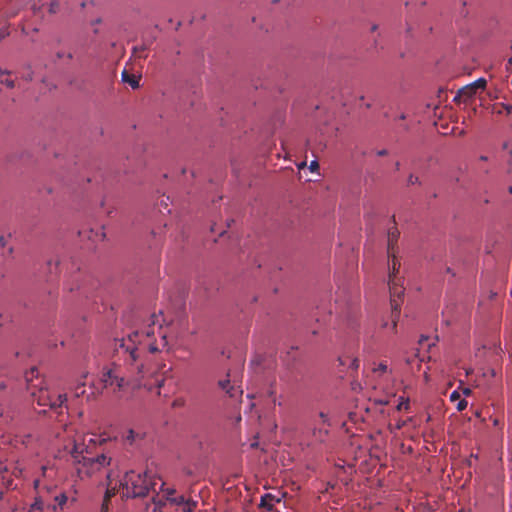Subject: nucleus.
<instances>
[{
  "instance_id": "nucleus-1",
  "label": "nucleus",
  "mask_w": 512,
  "mask_h": 512,
  "mask_svg": "<svg viewBox=\"0 0 512 512\" xmlns=\"http://www.w3.org/2000/svg\"><path fill=\"white\" fill-rule=\"evenodd\" d=\"M160 317L152 314L148 319L137 324L127 337L114 340V356L119 361H124L126 369L115 363L110 368L104 369L100 377V383L104 389L118 393L132 384L136 387H145L149 391L156 387L157 394H160L164 379L157 375L153 382L145 380L149 371L144 365V356L147 352L156 353L169 349L167 331Z\"/></svg>"
},
{
  "instance_id": "nucleus-2",
  "label": "nucleus",
  "mask_w": 512,
  "mask_h": 512,
  "mask_svg": "<svg viewBox=\"0 0 512 512\" xmlns=\"http://www.w3.org/2000/svg\"><path fill=\"white\" fill-rule=\"evenodd\" d=\"M106 439L99 438L96 435L84 436L82 439H75L70 454L73 458L76 472L80 479L90 477L101 471L111 463V457L101 453L93 455V449L96 445L102 444Z\"/></svg>"
},
{
  "instance_id": "nucleus-3",
  "label": "nucleus",
  "mask_w": 512,
  "mask_h": 512,
  "mask_svg": "<svg viewBox=\"0 0 512 512\" xmlns=\"http://www.w3.org/2000/svg\"><path fill=\"white\" fill-rule=\"evenodd\" d=\"M399 238V231L396 227L388 230L387 234V255H388V286L390 291V303L392 308V329L397 326L400 314V297L404 295V287L401 279L397 276L400 268V262L396 257V244Z\"/></svg>"
},
{
  "instance_id": "nucleus-4",
  "label": "nucleus",
  "mask_w": 512,
  "mask_h": 512,
  "mask_svg": "<svg viewBox=\"0 0 512 512\" xmlns=\"http://www.w3.org/2000/svg\"><path fill=\"white\" fill-rule=\"evenodd\" d=\"M24 382L26 390L29 392L33 401H36L39 406H47L56 414H62L67 397L65 394H52L47 388L44 387V380L40 377L38 369L32 367L24 375Z\"/></svg>"
},
{
  "instance_id": "nucleus-5",
  "label": "nucleus",
  "mask_w": 512,
  "mask_h": 512,
  "mask_svg": "<svg viewBox=\"0 0 512 512\" xmlns=\"http://www.w3.org/2000/svg\"><path fill=\"white\" fill-rule=\"evenodd\" d=\"M156 485V480L147 471L130 470L119 481L118 491L126 498L145 497L150 490L156 491Z\"/></svg>"
},
{
  "instance_id": "nucleus-6",
  "label": "nucleus",
  "mask_w": 512,
  "mask_h": 512,
  "mask_svg": "<svg viewBox=\"0 0 512 512\" xmlns=\"http://www.w3.org/2000/svg\"><path fill=\"white\" fill-rule=\"evenodd\" d=\"M56 471L53 467L43 465L41 467V479L43 490L48 491V511L59 512L63 511L66 504L68 503V496L64 491H58L55 484L50 483L55 477Z\"/></svg>"
},
{
  "instance_id": "nucleus-7",
  "label": "nucleus",
  "mask_w": 512,
  "mask_h": 512,
  "mask_svg": "<svg viewBox=\"0 0 512 512\" xmlns=\"http://www.w3.org/2000/svg\"><path fill=\"white\" fill-rule=\"evenodd\" d=\"M36 495L34 501L29 505L27 512H44L48 511V491L43 490L42 479L36 478L33 482Z\"/></svg>"
},
{
  "instance_id": "nucleus-8",
  "label": "nucleus",
  "mask_w": 512,
  "mask_h": 512,
  "mask_svg": "<svg viewBox=\"0 0 512 512\" xmlns=\"http://www.w3.org/2000/svg\"><path fill=\"white\" fill-rule=\"evenodd\" d=\"M163 486L164 483H161L160 490L163 494L160 496L159 493H157L152 497V503L154 505L153 512H162V508L168 503L166 500V489H164Z\"/></svg>"
},
{
  "instance_id": "nucleus-9",
  "label": "nucleus",
  "mask_w": 512,
  "mask_h": 512,
  "mask_svg": "<svg viewBox=\"0 0 512 512\" xmlns=\"http://www.w3.org/2000/svg\"><path fill=\"white\" fill-rule=\"evenodd\" d=\"M176 490L173 488H166V500L170 505L181 507L187 499L183 495L175 496Z\"/></svg>"
},
{
  "instance_id": "nucleus-10",
  "label": "nucleus",
  "mask_w": 512,
  "mask_h": 512,
  "mask_svg": "<svg viewBox=\"0 0 512 512\" xmlns=\"http://www.w3.org/2000/svg\"><path fill=\"white\" fill-rule=\"evenodd\" d=\"M218 385L231 398H235L236 396L241 395L243 393L241 390H239L238 387H235L234 385H232L229 379L220 380Z\"/></svg>"
},
{
  "instance_id": "nucleus-11",
  "label": "nucleus",
  "mask_w": 512,
  "mask_h": 512,
  "mask_svg": "<svg viewBox=\"0 0 512 512\" xmlns=\"http://www.w3.org/2000/svg\"><path fill=\"white\" fill-rule=\"evenodd\" d=\"M278 502H280V498H277L273 494L267 493L261 497L260 507L267 511H272L274 509V504Z\"/></svg>"
},
{
  "instance_id": "nucleus-12",
  "label": "nucleus",
  "mask_w": 512,
  "mask_h": 512,
  "mask_svg": "<svg viewBox=\"0 0 512 512\" xmlns=\"http://www.w3.org/2000/svg\"><path fill=\"white\" fill-rule=\"evenodd\" d=\"M122 81L128 83L133 89L139 87V78L134 74H130L127 70L122 72Z\"/></svg>"
},
{
  "instance_id": "nucleus-13",
  "label": "nucleus",
  "mask_w": 512,
  "mask_h": 512,
  "mask_svg": "<svg viewBox=\"0 0 512 512\" xmlns=\"http://www.w3.org/2000/svg\"><path fill=\"white\" fill-rule=\"evenodd\" d=\"M319 427H315L313 429V436L315 437V439L319 442H323L325 441L327 435H328V429L327 427L328 426H324L322 424H318Z\"/></svg>"
},
{
  "instance_id": "nucleus-14",
  "label": "nucleus",
  "mask_w": 512,
  "mask_h": 512,
  "mask_svg": "<svg viewBox=\"0 0 512 512\" xmlns=\"http://www.w3.org/2000/svg\"><path fill=\"white\" fill-rule=\"evenodd\" d=\"M11 72L7 70L0 69V82L12 89L15 87V82L10 78Z\"/></svg>"
},
{
  "instance_id": "nucleus-15",
  "label": "nucleus",
  "mask_w": 512,
  "mask_h": 512,
  "mask_svg": "<svg viewBox=\"0 0 512 512\" xmlns=\"http://www.w3.org/2000/svg\"><path fill=\"white\" fill-rule=\"evenodd\" d=\"M151 43H152V41L144 42L141 46L133 47V50H132L133 56L134 57H139V58H146L147 55L144 54V52L149 48Z\"/></svg>"
},
{
  "instance_id": "nucleus-16",
  "label": "nucleus",
  "mask_w": 512,
  "mask_h": 512,
  "mask_svg": "<svg viewBox=\"0 0 512 512\" xmlns=\"http://www.w3.org/2000/svg\"><path fill=\"white\" fill-rule=\"evenodd\" d=\"M107 478H108V484H107V490H106L104 499H107L108 501H110L111 497H113L116 494L117 483L115 484V486L112 485L113 483L110 478V474L107 475Z\"/></svg>"
},
{
  "instance_id": "nucleus-17",
  "label": "nucleus",
  "mask_w": 512,
  "mask_h": 512,
  "mask_svg": "<svg viewBox=\"0 0 512 512\" xmlns=\"http://www.w3.org/2000/svg\"><path fill=\"white\" fill-rule=\"evenodd\" d=\"M475 94L476 92L473 90V87L467 85L458 91L457 97L469 99L472 98Z\"/></svg>"
},
{
  "instance_id": "nucleus-18",
  "label": "nucleus",
  "mask_w": 512,
  "mask_h": 512,
  "mask_svg": "<svg viewBox=\"0 0 512 512\" xmlns=\"http://www.w3.org/2000/svg\"><path fill=\"white\" fill-rule=\"evenodd\" d=\"M197 506L198 502L189 498L180 508L181 512H194Z\"/></svg>"
},
{
  "instance_id": "nucleus-19",
  "label": "nucleus",
  "mask_w": 512,
  "mask_h": 512,
  "mask_svg": "<svg viewBox=\"0 0 512 512\" xmlns=\"http://www.w3.org/2000/svg\"><path fill=\"white\" fill-rule=\"evenodd\" d=\"M339 361H340V364L341 365H346L347 362L349 361V367L352 369V370H357L359 368V360L357 358H350V357H340L339 358Z\"/></svg>"
},
{
  "instance_id": "nucleus-20",
  "label": "nucleus",
  "mask_w": 512,
  "mask_h": 512,
  "mask_svg": "<svg viewBox=\"0 0 512 512\" xmlns=\"http://www.w3.org/2000/svg\"><path fill=\"white\" fill-rule=\"evenodd\" d=\"M125 439H126L127 443H129L130 445H133L137 442L138 439H142V436L140 435V433H137L131 429L128 431Z\"/></svg>"
},
{
  "instance_id": "nucleus-21",
  "label": "nucleus",
  "mask_w": 512,
  "mask_h": 512,
  "mask_svg": "<svg viewBox=\"0 0 512 512\" xmlns=\"http://www.w3.org/2000/svg\"><path fill=\"white\" fill-rule=\"evenodd\" d=\"M499 106H500V109L495 110V113H497V114H502L503 112H505L506 114L512 113V105L501 103V104H499Z\"/></svg>"
},
{
  "instance_id": "nucleus-22",
  "label": "nucleus",
  "mask_w": 512,
  "mask_h": 512,
  "mask_svg": "<svg viewBox=\"0 0 512 512\" xmlns=\"http://www.w3.org/2000/svg\"><path fill=\"white\" fill-rule=\"evenodd\" d=\"M409 407H410V405H409V399H408V398H403V397H401V398H400V401H399V403H398V405H397V410H398V411H401V410H408V409H409Z\"/></svg>"
},
{
  "instance_id": "nucleus-23",
  "label": "nucleus",
  "mask_w": 512,
  "mask_h": 512,
  "mask_svg": "<svg viewBox=\"0 0 512 512\" xmlns=\"http://www.w3.org/2000/svg\"><path fill=\"white\" fill-rule=\"evenodd\" d=\"M85 383L84 382H79L76 387H75V396L76 397H81V396H84L85 394Z\"/></svg>"
},
{
  "instance_id": "nucleus-24",
  "label": "nucleus",
  "mask_w": 512,
  "mask_h": 512,
  "mask_svg": "<svg viewBox=\"0 0 512 512\" xmlns=\"http://www.w3.org/2000/svg\"><path fill=\"white\" fill-rule=\"evenodd\" d=\"M318 416H319V419H320V423L319 424H322L324 426H330V420H329V416H328L327 413L321 411V412H319Z\"/></svg>"
},
{
  "instance_id": "nucleus-25",
  "label": "nucleus",
  "mask_w": 512,
  "mask_h": 512,
  "mask_svg": "<svg viewBox=\"0 0 512 512\" xmlns=\"http://www.w3.org/2000/svg\"><path fill=\"white\" fill-rule=\"evenodd\" d=\"M47 266L49 267V272L50 273H57V269H58V266H59V261L58 260H49L47 262Z\"/></svg>"
},
{
  "instance_id": "nucleus-26",
  "label": "nucleus",
  "mask_w": 512,
  "mask_h": 512,
  "mask_svg": "<svg viewBox=\"0 0 512 512\" xmlns=\"http://www.w3.org/2000/svg\"><path fill=\"white\" fill-rule=\"evenodd\" d=\"M474 86H477L479 89H485L487 81L484 78H479L476 81L473 82Z\"/></svg>"
},
{
  "instance_id": "nucleus-27",
  "label": "nucleus",
  "mask_w": 512,
  "mask_h": 512,
  "mask_svg": "<svg viewBox=\"0 0 512 512\" xmlns=\"http://www.w3.org/2000/svg\"><path fill=\"white\" fill-rule=\"evenodd\" d=\"M466 407H467V401L464 399L460 400L456 406L458 411H463L464 409H466Z\"/></svg>"
},
{
  "instance_id": "nucleus-28",
  "label": "nucleus",
  "mask_w": 512,
  "mask_h": 512,
  "mask_svg": "<svg viewBox=\"0 0 512 512\" xmlns=\"http://www.w3.org/2000/svg\"><path fill=\"white\" fill-rule=\"evenodd\" d=\"M419 183V178L413 174H411L409 177H408V184L410 185H414V184H417Z\"/></svg>"
},
{
  "instance_id": "nucleus-29",
  "label": "nucleus",
  "mask_w": 512,
  "mask_h": 512,
  "mask_svg": "<svg viewBox=\"0 0 512 512\" xmlns=\"http://www.w3.org/2000/svg\"><path fill=\"white\" fill-rule=\"evenodd\" d=\"M374 371L384 373L387 371V365L384 363H380L378 367L374 369Z\"/></svg>"
},
{
  "instance_id": "nucleus-30",
  "label": "nucleus",
  "mask_w": 512,
  "mask_h": 512,
  "mask_svg": "<svg viewBox=\"0 0 512 512\" xmlns=\"http://www.w3.org/2000/svg\"><path fill=\"white\" fill-rule=\"evenodd\" d=\"M109 502L107 499L103 500L102 506H101V512H109Z\"/></svg>"
},
{
  "instance_id": "nucleus-31",
  "label": "nucleus",
  "mask_w": 512,
  "mask_h": 512,
  "mask_svg": "<svg viewBox=\"0 0 512 512\" xmlns=\"http://www.w3.org/2000/svg\"><path fill=\"white\" fill-rule=\"evenodd\" d=\"M59 5L56 2H52L49 7L50 13H56L58 11Z\"/></svg>"
},
{
  "instance_id": "nucleus-32",
  "label": "nucleus",
  "mask_w": 512,
  "mask_h": 512,
  "mask_svg": "<svg viewBox=\"0 0 512 512\" xmlns=\"http://www.w3.org/2000/svg\"><path fill=\"white\" fill-rule=\"evenodd\" d=\"M459 399H460V394H459V392H458V391H456V390H455V391H453V392L450 394V400H451L452 402L457 401V400H459Z\"/></svg>"
},
{
  "instance_id": "nucleus-33",
  "label": "nucleus",
  "mask_w": 512,
  "mask_h": 512,
  "mask_svg": "<svg viewBox=\"0 0 512 512\" xmlns=\"http://www.w3.org/2000/svg\"><path fill=\"white\" fill-rule=\"evenodd\" d=\"M9 35V31L7 28L0 29V41Z\"/></svg>"
},
{
  "instance_id": "nucleus-34",
  "label": "nucleus",
  "mask_w": 512,
  "mask_h": 512,
  "mask_svg": "<svg viewBox=\"0 0 512 512\" xmlns=\"http://www.w3.org/2000/svg\"><path fill=\"white\" fill-rule=\"evenodd\" d=\"M319 167V164L317 161H312L311 164H310V170L311 171H314L316 170L317 168Z\"/></svg>"
},
{
  "instance_id": "nucleus-35",
  "label": "nucleus",
  "mask_w": 512,
  "mask_h": 512,
  "mask_svg": "<svg viewBox=\"0 0 512 512\" xmlns=\"http://www.w3.org/2000/svg\"><path fill=\"white\" fill-rule=\"evenodd\" d=\"M377 156H386L388 151L386 149H381L376 152Z\"/></svg>"
},
{
  "instance_id": "nucleus-36",
  "label": "nucleus",
  "mask_w": 512,
  "mask_h": 512,
  "mask_svg": "<svg viewBox=\"0 0 512 512\" xmlns=\"http://www.w3.org/2000/svg\"><path fill=\"white\" fill-rule=\"evenodd\" d=\"M268 395H269V397H271V398H272V402H273L274 404H276L275 391H274V390H270V391L268 392Z\"/></svg>"
},
{
  "instance_id": "nucleus-37",
  "label": "nucleus",
  "mask_w": 512,
  "mask_h": 512,
  "mask_svg": "<svg viewBox=\"0 0 512 512\" xmlns=\"http://www.w3.org/2000/svg\"><path fill=\"white\" fill-rule=\"evenodd\" d=\"M405 423H406L405 421H398V423L396 424V428L397 429L403 428Z\"/></svg>"
},
{
  "instance_id": "nucleus-38",
  "label": "nucleus",
  "mask_w": 512,
  "mask_h": 512,
  "mask_svg": "<svg viewBox=\"0 0 512 512\" xmlns=\"http://www.w3.org/2000/svg\"><path fill=\"white\" fill-rule=\"evenodd\" d=\"M471 393H472V391H471V389H470V388H464V389H463V394H464V395L468 396V395H470Z\"/></svg>"
},
{
  "instance_id": "nucleus-39",
  "label": "nucleus",
  "mask_w": 512,
  "mask_h": 512,
  "mask_svg": "<svg viewBox=\"0 0 512 512\" xmlns=\"http://www.w3.org/2000/svg\"><path fill=\"white\" fill-rule=\"evenodd\" d=\"M0 245H1L2 247H4V246L6 245V240H5V237H4V236H1V237H0Z\"/></svg>"
},
{
  "instance_id": "nucleus-40",
  "label": "nucleus",
  "mask_w": 512,
  "mask_h": 512,
  "mask_svg": "<svg viewBox=\"0 0 512 512\" xmlns=\"http://www.w3.org/2000/svg\"><path fill=\"white\" fill-rule=\"evenodd\" d=\"M8 384H6L4 381H0V389L3 390L7 387Z\"/></svg>"
},
{
  "instance_id": "nucleus-41",
  "label": "nucleus",
  "mask_w": 512,
  "mask_h": 512,
  "mask_svg": "<svg viewBox=\"0 0 512 512\" xmlns=\"http://www.w3.org/2000/svg\"><path fill=\"white\" fill-rule=\"evenodd\" d=\"M469 86H470V87H473V90H474L475 92H477V90L479 89L477 86H474V83L469 84Z\"/></svg>"
},
{
  "instance_id": "nucleus-42",
  "label": "nucleus",
  "mask_w": 512,
  "mask_h": 512,
  "mask_svg": "<svg viewBox=\"0 0 512 512\" xmlns=\"http://www.w3.org/2000/svg\"><path fill=\"white\" fill-rule=\"evenodd\" d=\"M376 29H377V25H373V26L371 27V31H372V32L376 31Z\"/></svg>"
},
{
  "instance_id": "nucleus-43",
  "label": "nucleus",
  "mask_w": 512,
  "mask_h": 512,
  "mask_svg": "<svg viewBox=\"0 0 512 512\" xmlns=\"http://www.w3.org/2000/svg\"><path fill=\"white\" fill-rule=\"evenodd\" d=\"M31 439V436L30 435H27V441H23L24 444H27L28 441Z\"/></svg>"
},
{
  "instance_id": "nucleus-44",
  "label": "nucleus",
  "mask_w": 512,
  "mask_h": 512,
  "mask_svg": "<svg viewBox=\"0 0 512 512\" xmlns=\"http://www.w3.org/2000/svg\"><path fill=\"white\" fill-rule=\"evenodd\" d=\"M395 168H396V170H399V168H400V163H399V162H397V163L395 164Z\"/></svg>"
},
{
  "instance_id": "nucleus-45",
  "label": "nucleus",
  "mask_w": 512,
  "mask_h": 512,
  "mask_svg": "<svg viewBox=\"0 0 512 512\" xmlns=\"http://www.w3.org/2000/svg\"><path fill=\"white\" fill-rule=\"evenodd\" d=\"M480 160H482V161H486V160H487V157H486V156H481V157H480Z\"/></svg>"
},
{
  "instance_id": "nucleus-46",
  "label": "nucleus",
  "mask_w": 512,
  "mask_h": 512,
  "mask_svg": "<svg viewBox=\"0 0 512 512\" xmlns=\"http://www.w3.org/2000/svg\"><path fill=\"white\" fill-rule=\"evenodd\" d=\"M508 64L512 65V57L508 59Z\"/></svg>"
},
{
  "instance_id": "nucleus-47",
  "label": "nucleus",
  "mask_w": 512,
  "mask_h": 512,
  "mask_svg": "<svg viewBox=\"0 0 512 512\" xmlns=\"http://www.w3.org/2000/svg\"><path fill=\"white\" fill-rule=\"evenodd\" d=\"M494 424H495V425H497V424H498V420H497V419H495V420H494Z\"/></svg>"
},
{
  "instance_id": "nucleus-48",
  "label": "nucleus",
  "mask_w": 512,
  "mask_h": 512,
  "mask_svg": "<svg viewBox=\"0 0 512 512\" xmlns=\"http://www.w3.org/2000/svg\"><path fill=\"white\" fill-rule=\"evenodd\" d=\"M2 318V314H0V319ZM0 326H2V322L0 321Z\"/></svg>"
},
{
  "instance_id": "nucleus-49",
  "label": "nucleus",
  "mask_w": 512,
  "mask_h": 512,
  "mask_svg": "<svg viewBox=\"0 0 512 512\" xmlns=\"http://www.w3.org/2000/svg\"><path fill=\"white\" fill-rule=\"evenodd\" d=\"M510 193H512V187L509 188Z\"/></svg>"
},
{
  "instance_id": "nucleus-50",
  "label": "nucleus",
  "mask_w": 512,
  "mask_h": 512,
  "mask_svg": "<svg viewBox=\"0 0 512 512\" xmlns=\"http://www.w3.org/2000/svg\"><path fill=\"white\" fill-rule=\"evenodd\" d=\"M2 498V492H0V499Z\"/></svg>"
},
{
  "instance_id": "nucleus-51",
  "label": "nucleus",
  "mask_w": 512,
  "mask_h": 512,
  "mask_svg": "<svg viewBox=\"0 0 512 512\" xmlns=\"http://www.w3.org/2000/svg\"><path fill=\"white\" fill-rule=\"evenodd\" d=\"M511 49H512V46H511Z\"/></svg>"
}]
</instances>
